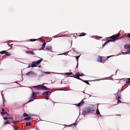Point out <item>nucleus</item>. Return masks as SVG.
I'll list each match as a JSON object with an SVG mask.
<instances>
[{"mask_svg":"<svg viewBox=\"0 0 130 130\" xmlns=\"http://www.w3.org/2000/svg\"><path fill=\"white\" fill-rule=\"evenodd\" d=\"M121 34L118 33L110 37V38L113 39L109 40L107 41H106L104 43L103 45V46L104 47L105 46V45L109 42L114 41L116 40H118L124 37V35H122L121 37L119 38L118 37Z\"/></svg>","mask_w":130,"mask_h":130,"instance_id":"f257e3e1","label":"nucleus"},{"mask_svg":"<svg viewBox=\"0 0 130 130\" xmlns=\"http://www.w3.org/2000/svg\"><path fill=\"white\" fill-rule=\"evenodd\" d=\"M95 109V108L93 107H86L83 109V113L84 115L87 113L91 114L94 112Z\"/></svg>","mask_w":130,"mask_h":130,"instance_id":"f03ea898","label":"nucleus"},{"mask_svg":"<svg viewBox=\"0 0 130 130\" xmlns=\"http://www.w3.org/2000/svg\"><path fill=\"white\" fill-rule=\"evenodd\" d=\"M33 87L36 88L37 90H50V89L42 85H39L36 86H34Z\"/></svg>","mask_w":130,"mask_h":130,"instance_id":"7ed1b4c3","label":"nucleus"},{"mask_svg":"<svg viewBox=\"0 0 130 130\" xmlns=\"http://www.w3.org/2000/svg\"><path fill=\"white\" fill-rule=\"evenodd\" d=\"M124 47L127 50V51L126 52L123 53V54H125L127 53H130V45L126 44L124 46Z\"/></svg>","mask_w":130,"mask_h":130,"instance_id":"20e7f679","label":"nucleus"},{"mask_svg":"<svg viewBox=\"0 0 130 130\" xmlns=\"http://www.w3.org/2000/svg\"><path fill=\"white\" fill-rule=\"evenodd\" d=\"M43 60L42 59H40L39 60L37 61H35L32 62V64H31V66L32 67H34L37 66V65L39 64Z\"/></svg>","mask_w":130,"mask_h":130,"instance_id":"39448f33","label":"nucleus"},{"mask_svg":"<svg viewBox=\"0 0 130 130\" xmlns=\"http://www.w3.org/2000/svg\"><path fill=\"white\" fill-rule=\"evenodd\" d=\"M36 93L35 92H33L32 93V95L30 98V100L28 102L29 103L34 100V99H36L37 96L36 95Z\"/></svg>","mask_w":130,"mask_h":130,"instance_id":"423d86ee","label":"nucleus"},{"mask_svg":"<svg viewBox=\"0 0 130 130\" xmlns=\"http://www.w3.org/2000/svg\"><path fill=\"white\" fill-rule=\"evenodd\" d=\"M0 53L1 54H5V56H9L11 55L10 53L5 51H3L0 52Z\"/></svg>","mask_w":130,"mask_h":130,"instance_id":"0eeeda50","label":"nucleus"},{"mask_svg":"<svg viewBox=\"0 0 130 130\" xmlns=\"http://www.w3.org/2000/svg\"><path fill=\"white\" fill-rule=\"evenodd\" d=\"M50 73L49 72H44L43 71H42L40 72V74L38 75L39 77H42L45 74H50Z\"/></svg>","mask_w":130,"mask_h":130,"instance_id":"6e6552de","label":"nucleus"},{"mask_svg":"<svg viewBox=\"0 0 130 130\" xmlns=\"http://www.w3.org/2000/svg\"><path fill=\"white\" fill-rule=\"evenodd\" d=\"M35 74L34 72L32 71H30L26 74V75L28 76H32Z\"/></svg>","mask_w":130,"mask_h":130,"instance_id":"1a4fd4ad","label":"nucleus"},{"mask_svg":"<svg viewBox=\"0 0 130 130\" xmlns=\"http://www.w3.org/2000/svg\"><path fill=\"white\" fill-rule=\"evenodd\" d=\"M78 74L79 72H77L75 73V76H74L73 77L78 79L80 80H83V79L80 78L79 77V76Z\"/></svg>","mask_w":130,"mask_h":130,"instance_id":"9d476101","label":"nucleus"},{"mask_svg":"<svg viewBox=\"0 0 130 130\" xmlns=\"http://www.w3.org/2000/svg\"><path fill=\"white\" fill-rule=\"evenodd\" d=\"M52 47L51 46L49 45L46 46L45 48L46 50L50 51H52Z\"/></svg>","mask_w":130,"mask_h":130,"instance_id":"9b49d317","label":"nucleus"},{"mask_svg":"<svg viewBox=\"0 0 130 130\" xmlns=\"http://www.w3.org/2000/svg\"><path fill=\"white\" fill-rule=\"evenodd\" d=\"M84 104V102H80L79 103L77 104H75L78 107H79L82 106Z\"/></svg>","mask_w":130,"mask_h":130,"instance_id":"f8f14e48","label":"nucleus"},{"mask_svg":"<svg viewBox=\"0 0 130 130\" xmlns=\"http://www.w3.org/2000/svg\"><path fill=\"white\" fill-rule=\"evenodd\" d=\"M49 92L50 91H49L44 92L42 93V95H44L47 96H48Z\"/></svg>","mask_w":130,"mask_h":130,"instance_id":"ddd939ff","label":"nucleus"},{"mask_svg":"<svg viewBox=\"0 0 130 130\" xmlns=\"http://www.w3.org/2000/svg\"><path fill=\"white\" fill-rule=\"evenodd\" d=\"M2 112H1V113L2 115H5L6 113V112L5 111V110L3 109H2Z\"/></svg>","mask_w":130,"mask_h":130,"instance_id":"4468645a","label":"nucleus"},{"mask_svg":"<svg viewBox=\"0 0 130 130\" xmlns=\"http://www.w3.org/2000/svg\"><path fill=\"white\" fill-rule=\"evenodd\" d=\"M26 53L31 55H35V54L33 51H27L26 52Z\"/></svg>","mask_w":130,"mask_h":130,"instance_id":"2eb2a0df","label":"nucleus"},{"mask_svg":"<svg viewBox=\"0 0 130 130\" xmlns=\"http://www.w3.org/2000/svg\"><path fill=\"white\" fill-rule=\"evenodd\" d=\"M86 34L85 33H81L80 34L79 36V37L84 36L86 35Z\"/></svg>","mask_w":130,"mask_h":130,"instance_id":"dca6fc26","label":"nucleus"},{"mask_svg":"<svg viewBox=\"0 0 130 130\" xmlns=\"http://www.w3.org/2000/svg\"><path fill=\"white\" fill-rule=\"evenodd\" d=\"M102 57H99L98 58V62H101L102 61Z\"/></svg>","mask_w":130,"mask_h":130,"instance_id":"f3484780","label":"nucleus"},{"mask_svg":"<svg viewBox=\"0 0 130 130\" xmlns=\"http://www.w3.org/2000/svg\"><path fill=\"white\" fill-rule=\"evenodd\" d=\"M31 118L30 117H26V118H25L24 119V120H29Z\"/></svg>","mask_w":130,"mask_h":130,"instance_id":"a211bd4d","label":"nucleus"},{"mask_svg":"<svg viewBox=\"0 0 130 130\" xmlns=\"http://www.w3.org/2000/svg\"><path fill=\"white\" fill-rule=\"evenodd\" d=\"M46 44V43L45 42V41H44V42L43 43V44L42 45V48H43L45 47Z\"/></svg>","mask_w":130,"mask_h":130,"instance_id":"6ab92c4d","label":"nucleus"},{"mask_svg":"<svg viewBox=\"0 0 130 130\" xmlns=\"http://www.w3.org/2000/svg\"><path fill=\"white\" fill-rule=\"evenodd\" d=\"M26 125L27 126H29L31 124V123L30 122H26Z\"/></svg>","mask_w":130,"mask_h":130,"instance_id":"aec40b11","label":"nucleus"},{"mask_svg":"<svg viewBox=\"0 0 130 130\" xmlns=\"http://www.w3.org/2000/svg\"><path fill=\"white\" fill-rule=\"evenodd\" d=\"M11 123L10 122H9L8 120H7L6 122L4 123V124L5 125L7 124H9Z\"/></svg>","mask_w":130,"mask_h":130,"instance_id":"412c9836","label":"nucleus"},{"mask_svg":"<svg viewBox=\"0 0 130 130\" xmlns=\"http://www.w3.org/2000/svg\"><path fill=\"white\" fill-rule=\"evenodd\" d=\"M96 113L97 115H100V113L99 112L98 109H96Z\"/></svg>","mask_w":130,"mask_h":130,"instance_id":"4be33fe9","label":"nucleus"},{"mask_svg":"<svg viewBox=\"0 0 130 130\" xmlns=\"http://www.w3.org/2000/svg\"><path fill=\"white\" fill-rule=\"evenodd\" d=\"M83 82L86 83L87 84L90 85V84L86 80H82Z\"/></svg>","mask_w":130,"mask_h":130,"instance_id":"5701e85b","label":"nucleus"},{"mask_svg":"<svg viewBox=\"0 0 130 130\" xmlns=\"http://www.w3.org/2000/svg\"><path fill=\"white\" fill-rule=\"evenodd\" d=\"M120 90H118V92H117V93L115 94V95H116V97H117V96H119V92Z\"/></svg>","mask_w":130,"mask_h":130,"instance_id":"b1692460","label":"nucleus"},{"mask_svg":"<svg viewBox=\"0 0 130 130\" xmlns=\"http://www.w3.org/2000/svg\"><path fill=\"white\" fill-rule=\"evenodd\" d=\"M65 74H67V75H71L72 74V73L71 72L66 73H65Z\"/></svg>","mask_w":130,"mask_h":130,"instance_id":"393cba45","label":"nucleus"},{"mask_svg":"<svg viewBox=\"0 0 130 130\" xmlns=\"http://www.w3.org/2000/svg\"><path fill=\"white\" fill-rule=\"evenodd\" d=\"M126 83L128 84L130 83V78L128 79V80L126 81Z\"/></svg>","mask_w":130,"mask_h":130,"instance_id":"a878e982","label":"nucleus"},{"mask_svg":"<svg viewBox=\"0 0 130 130\" xmlns=\"http://www.w3.org/2000/svg\"><path fill=\"white\" fill-rule=\"evenodd\" d=\"M23 116L24 117H26V116H28V115L26 113H24L23 114Z\"/></svg>","mask_w":130,"mask_h":130,"instance_id":"bb28decb","label":"nucleus"},{"mask_svg":"<svg viewBox=\"0 0 130 130\" xmlns=\"http://www.w3.org/2000/svg\"><path fill=\"white\" fill-rule=\"evenodd\" d=\"M30 41L32 42V41H34L36 40V39H30Z\"/></svg>","mask_w":130,"mask_h":130,"instance_id":"cd10ccee","label":"nucleus"},{"mask_svg":"<svg viewBox=\"0 0 130 130\" xmlns=\"http://www.w3.org/2000/svg\"><path fill=\"white\" fill-rule=\"evenodd\" d=\"M2 98L3 99V102H5V99H4V96H3V95L2 94Z\"/></svg>","mask_w":130,"mask_h":130,"instance_id":"c85d7f7f","label":"nucleus"},{"mask_svg":"<svg viewBox=\"0 0 130 130\" xmlns=\"http://www.w3.org/2000/svg\"><path fill=\"white\" fill-rule=\"evenodd\" d=\"M121 102L120 100H118L117 103V104H118L119 103H121Z\"/></svg>","mask_w":130,"mask_h":130,"instance_id":"c756f323","label":"nucleus"},{"mask_svg":"<svg viewBox=\"0 0 130 130\" xmlns=\"http://www.w3.org/2000/svg\"><path fill=\"white\" fill-rule=\"evenodd\" d=\"M78 75L79 76H82L84 75V74H80L79 73V74Z\"/></svg>","mask_w":130,"mask_h":130,"instance_id":"7c9ffc66","label":"nucleus"},{"mask_svg":"<svg viewBox=\"0 0 130 130\" xmlns=\"http://www.w3.org/2000/svg\"><path fill=\"white\" fill-rule=\"evenodd\" d=\"M124 37H128V34H125L124 35Z\"/></svg>","mask_w":130,"mask_h":130,"instance_id":"2f4dec72","label":"nucleus"},{"mask_svg":"<svg viewBox=\"0 0 130 130\" xmlns=\"http://www.w3.org/2000/svg\"><path fill=\"white\" fill-rule=\"evenodd\" d=\"M20 121H12V123H18Z\"/></svg>","mask_w":130,"mask_h":130,"instance_id":"473e14b6","label":"nucleus"},{"mask_svg":"<svg viewBox=\"0 0 130 130\" xmlns=\"http://www.w3.org/2000/svg\"><path fill=\"white\" fill-rule=\"evenodd\" d=\"M117 99L119 100V99H121V95H119V96L117 98Z\"/></svg>","mask_w":130,"mask_h":130,"instance_id":"72a5a7b5","label":"nucleus"},{"mask_svg":"<svg viewBox=\"0 0 130 130\" xmlns=\"http://www.w3.org/2000/svg\"><path fill=\"white\" fill-rule=\"evenodd\" d=\"M68 53V52H67L66 53H63L62 54H64L65 55H67Z\"/></svg>","mask_w":130,"mask_h":130,"instance_id":"f704fd0d","label":"nucleus"},{"mask_svg":"<svg viewBox=\"0 0 130 130\" xmlns=\"http://www.w3.org/2000/svg\"><path fill=\"white\" fill-rule=\"evenodd\" d=\"M3 119H5V120H7L8 118H7V117H3Z\"/></svg>","mask_w":130,"mask_h":130,"instance_id":"c9c22d12","label":"nucleus"},{"mask_svg":"<svg viewBox=\"0 0 130 130\" xmlns=\"http://www.w3.org/2000/svg\"><path fill=\"white\" fill-rule=\"evenodd\" d=\"M79 57H76V60H77V64L78 63V60Z\"/></svg>","mask_w":130,"mask_h":130,"instance_id":"e433bc0d","label":"nucleus"},{"mask_svg":"<svg viewBox=\"0 0 130 130\" xmlns=\"http://www.w3.org/2000/svg\"><path fill=\"white\" fill-rule=\"evenodd\" d=\"M5 114H6V115H7V116H10V115L7 112H6V113Z\"/></svg>","mask_w":130,"mask_h":130,"instance_id":"4c0bfd02","label":"nucleus"},{"mask_svg":"<svg viewBox=\"0 0 130 130\" xmlns=\"http://www.w3.org/2000/svg\"><path fill=\"white\" fill-rule=\"evenodd\" d=\"M128 38H130V33H128Z\"/></svg>","mask_w":130,"mask_h":130,"instance_id":"58836bf2","label":"nucleus"},{"mask_svg":"<svg viewBox=\"0 0 130 130\" xmlns=\"http://www.w3.org/2000/svg\"><path fill=\"white\" fill-rule=\"evenodd\" d=\"M114 56L113 55H111V56H107V57H111L112 56Z\"/></svg>","mask_w":130,"mask_h":130,"instance_id":"ea45409f","label":"nucleus"},{"mask_svg":"<svg viewBox=\"0 0 130 130\" xmlns=\"http://www.w3.org/2000/svg\"><path fill=\"white\" fill-rule=\"evenodd\" d=\"M80 56V55H79V56H74V57H79Z\"/></svg>","mask_w":130,"mask_h":130,"instance_id":"a19ab883","label":"nucleus"},{"mask_svg":"<svg viewBox=\"0 0 130 130\" xmlns=\"http://www.w3.org/2000/svg\"><path fill=\"white\" fill-rule=\"evenodd\" d=\"M9 119H11V120H12V117H10V118H9Z\"/></svg>","mask_w":130,"mask_h":130,"instance_id":"79ce46f5","label":"nucleus"},{"mask_svg":"<svg viewBox=\"0 0 130 130\" xmlns=\"http://www.w3.org/2000/svg\"><path fill=\"white\" fill-rule=\"evenodd\" d=\"M30 67V66L29 65L27 67V68H29Z\"/></svg>","mask_w":130,"mask_h":130,"instance_id":"37998d69","label":"nucleus"},{"mask_svg":"<svg viewBox=\"0 0 130 130\" xmlns=\"http://www.w3.org/2000/svg\"><path fill=\"white\" fill-rule=\"evenodd\" d=\"M76 124H77L76 123H74L73 125H74V126H75L76 125Z\"/></svg>","mask_w":130,"mask_h":130,"instance_id":"c03bdc74","label":"nucleus"},{"mask_svg":"<svg viewBox=\"0 0 130 130\" xmlns=\"http://www.w3.org/2000/svg\"><path fill=\"white\" fill-rule=\"evenodd\" d=\"M8 45L9 46H10V47H11V46L9 44H8Z\"/></svg>","mask_w":130,"mask_h":130,"instance_id":"a18cd8bd","label":"nucleus"},{"mask_svg":"<svg viewBox=\"0 0 130 130\" xmlns=\"http://www.w3.org/2000/svg\"><path fill=\"white\" fill-rule=\"evenodd\" d=\"M18 128V127H17V128H15V130H17V129Z\"/></svg>","mask_w":130,"mask_h":130,"instance_id":"49530a36","label":"nucleus"},{"mask_svg":"<svg viewBox=\"0 0 130 130\" xmlns=\"http://www.w3.org/2000/svg\"><path fill=\"white\" fill-rule=\"evenodd\" d=\"M64 90V89H60V90Z\"/></svg>","mask_w":130,"mask_h":130,"instance_id":"de8ad7c7","label":"nucleus"},{"mask_svg":"<svg viewBox=\"0 0 130 130\" xmlns=\"http://www.w3.org/2000/svg\"><path fill=\"white\" fill-rule=\"evenodd\" d=\"M30 116H33V115H30Z\"/></svg>","mask_w":130,"mask_h":130,"instance_id":"09e8293b","label":"nucleus"},{"mask_svg":"<svg viewBox=\"0 0 130 130\" xmlns=\"http://www.w3.org/2000/svg\"><path fill=\"white\" fill-rule=\"evenodd\" d=\"M117 115V116H120V115Z\"/></svg>","mask_w":130,"mask_h":130,"instance_id":"8fccbe9b","label":"nucleus"},{"mask_svg":"<svg viewBox=\"0 0 130 130\" xmlns=\"http://www.w3.org/2000/svg\"><path fill=\"white\" fill-rule=\"evenodd\" d=\"M46 99H47V100H48V98H46Z\"/></svg>","mask_w":130,"mask_h":130,"instance_id":"3c124183","label":"nucleus"},{"mask_svg":"<svg viewBox=\"0 0 130 130\" xmlns=\"http://www.w3.org/2000/svg\"><path fill=\"white\" fill-rule=\"evenodd\" d=\"M107 58H109V57H107Z\"/></svg>","mask_w":130,"mask_h":130,"instance_id":"603ef678","label":"nucleus"},{"mask_svg":"<svg viewBox=\"0 0 130 130\" xmlns=\"http://www.w3.org/2000/svg\"><path fill=\"white\" fill-rule=\"evenodd\" d=\"M99 57H101V56H99Z\"/></svg>","mask_w":130,"mask_h":130,"instance_id":"864d4df0","label":"nucleus"}]
</instances>
